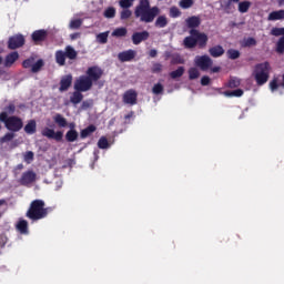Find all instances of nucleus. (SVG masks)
I'll use <instances>...</instances> for the list:
<instances>
[{
  "label": "nucleus",
  "mask_w": 284,
  "mask_h": 284,
  "mask_svg": "<svg viewBox=\"0 0 284 284\" xmlns=\"http://www.w3.org/2000/svg\"><path fill=\"white\" fill-rule=\"evenodd\" d=\"M169 16L171 17V19H179V17H181V10L179 9V7H171L169 10Z\"/></svg>",
  "instance_id": "ea45409f"
},
{
  "label": "nucleus",
  "mask_w": 284,
  "mask_h": 284,
  "mask_svg": "<svg viewBox=\"0 0 284 284\" xmlns=\"http://www.w3.org/2000/svg\"><path fill=\"white\" fill-rule=\"evenodd\" d=\"M48 40V30L45 29H39L32 32L31 34V41L34 43V45H41L43 41Z\"/></svg>",
  "instance_id": "9b49d317"
},
{
  "label": "nucleus",
  "mask_w": 284,
  "mask_h": 284,
  "mask_svg": "<svg viewBox=\"0 0 284 284\" xmlns=\"http://www.w3.org/2000/svg\"><path fill=\"white\" fill-rule=\"evenodd\" d=\"M72 85V74H68L62 77L60 80V92H68L70 90V87Z\"/></svg>",
  "instance_id": "dca6fc26"
},
{
  "label": "nucleus",
  "mask_w": 284,
  "mask_h": 284,
  "mask_svg": "<svg viewBox=\"0 0 284 284\" xmlns=\"http://www.w3.org/2000/svg\"><path fill=\"white\" fill-rule=\"evenodd\" d=\"M241 85V79L236 78V77H231L229 82L226 83V88H239Z\"/></svg>",
  "instance_id": "c9c22d12"
},
{
  "label": "nucleus",
  "mask_w": 284,
  "mask_h": 284,
  "mask_svg": "<svg viewBox=\"0 0 284 284\" xmlns=\"http://www.w3.org/2000/svg\"><path fill=\"white\" fill-rule=\"evenodd\" d=\"M53 121L55 124H58V126L60 128H68V119H65L63 115H61L60 113H57L53 116Z\"/></svg>",
  "instance_id": "393cba45"
},
{
  "label": "nucleus",
  "mask_w": 284,
  "mask_h": 284,
  "mask_svg": "<svg viewBox=\"0 0 284 284\" xmlns=\"http://www.w3.org/2000/svg\"><path fill=\"white\" fill-rule=\"evenodd\" d=\"M81 26H83V20L82 19H75V20H71L69 28L71 30H79V28H81Z\"/></svg>",
  "instance_id": "79ce46f5"
},
{
  "label": "nucleus",
  "mask_w": 284,
  "mask_h": 284,
  "mask_svg": "<svg viewBox=\"0 0 284 284\" xmlns=\"http://www.w3.org/2000/svg\"><path fill=\"white\" fill-rule=\"evenodd\" d=\"M186 26L191 30L189 31L187 37L184 38L183 40V45L186 50H192L195 47H197L200 50H203L207 48V41L210 38L204 32H201L196 30L199 26H201V18L196 16L189 17L186 20Z\"/></svg>",
  "instance_id": "f257e3e1"
},
{
  "label": "nucleus",
  "mask_w": 284,
  "mask_h": 284,
  "mask_svg": "<svg viewBox=\"0 0 284 284\" xmlns=\"http://www.w3.org/2000/svg\"><path fill=\"white\" fill-rule=\"evenodd\" d=\"M6 243H8V236L0 235V247H6Z\"/></svg>",
  "instance_id": "13d9d810"
},
{
  "label": "nucleus",
  "mask_w": 284,
  "mask_h": 284,
  "mask_svg": "<svg viewBox=\"0 0 284 284\" xmlns=\"http://www.w3.org/2000/svg\"><path fill=\"white\" fill-rule=\"evenodd\" d=\"M159 14H161V9L150 6V0H140L134 9V17L141 23H152Z\"/></svg>",
  "instance_id": "7ed1b4c3"
},
{
  "label": "nucleus",
  "mask_w": 284,
  "mask_h": 284,
  "mask_svg": "<svg viewBox=\"0 0 284 284\" xmlns=\"http://www.w3.org/2000/svg\"><path fill=\"white\" fill-rule=\"evenodd\" d=\"M17 134L12 131L7 132L2 138H0V143L3 145V143H10Z\"/></svg>",
  "instance_id": "473e14b6"
},
{
  "label": "nucleus",
  "mask_w": 284,
  "mask_h": 284,
  "mask_svg": "<svg viewBox=\"0 0 284 284\" xmlns=\"http://www.w3.org/2000/svg\"><path fill=\"white\" fill-rule=\"evenodd\" d=\"M133 4H134V0H120L119 1L120 8H123V9L132 8Z\"/></svg>",
  "instance_id": "09e8293b"
},
{
  "label": "nucleus",
  "mask_w": 284,
  "mask_h": 284,
  "mask_svg": "<svg viewBox=\"0 0 284 284\" xmlns=\"http://www.w3.org/2000/svg\"><path fill=\"white\" fill-rule=\"evenodd\" d=\"M271 36L272 37H284V28L274 27L271 30Z\"/></svg>",
  "instance_id": "de8ad7c7"
},
{
  "label": "nucleus",
  "mask_w": 284,
  "mask_h": 284,
  "mask_svg": "<svg viewBox=\"0 0 284 284\" xmlns=\"http://www.w3.org/2000/svg\"><path fill=\"white\" fill-rule=\"evenodd\" d=\"M112 37L120 39L121 37H128V29L125 27L116 28L112 33Z\"/></svg>",
  "instance_id": "7c9ffc66"
},
{
  "label": "nucleus",
  "mask_w": 284,
  "mask_h": 284,
  "mask_svg": "<svg viewBox=\"0 0 284 284\" xmlns=\"http://www.w3.org/2000/svg\"><path fill=\"white\" fill-rule=\"evenodd\" d=\"M135 58H136V51L132 49L118 53V59L121 63H128L130 61H134Z\"/></svg>",
  "instance_id": "ddd939ff"
},
{
  "label": "nucleus",
  "mask_w": 284,
  "mask_h": 284,
  "mask_svg": "<svg viewBox=\"0 0 284 284\" xmlns=\"http://www.w3.org/2000/svg\"><path fill=\"white\" fill-rule=\"evenodd\" d=\"M85 74V78L94 84L97 81H101V78L103 77V69L99 65H92L87 69Z\"/></svg>",
  "instance_id": "0eeeda50"
},
{
  "label": "nucleus",
  "mask_w": 284,
  "mask_h": 284,
  "mask_svg": "<svg viewBox=\"0 0 284 284\" xmlns=\"http://www.w3.org/2000/svg\"><path fill=\"white\" fill-rule=\"evenodd\" d=\"M278 6H284V0H276Z\"/></svg>",
  "instance_id": "774afa93"
},
{
  "label": "nucleus",
  "mask_w": 284,
  "mask_h": 284,
  "mask_svg": "<svg viewBox=\"0 0 284 284\" xmlns=\"http://www.w3.org/2000/svg\"><path fill=\"white\" fill-rule=\"evenodd\" d=\"M276 52L278 54H284V36H282L276 42Z\"/></svg>",
  "instance_id": "a18cd8bd"
},
{
  "label": "nucleus",
  "mask_w": 284,
  "mask_h": 284,
  "mask_svg": "<svg viewBox=\"0 0 284 284\" xmlns=\"http://www.w3.org/2000/svg\"><path fill=\"white\" fill-rule=\"evenodd\" d=\"M82 91H74L72 93V95L70 97V103H72L73 105H79V103H81V101H83V93H81Z\"/></svg>",
  "instance_id": "b1692460"
},
{
  "label": "nucleus",
  "mask_w": 284,
  "mask_h": 284,
  "mask_svg": "<svg viewBox=\"0 0 284 284\" xmlns=\"http://www.w3.org/2000/svg\"><path fill=\"white\" fill-rule=\"evenodd\" d=\"M152 92H153V94H156V95L163 94V84H161V83L154 84L152 88Z\"/></svg>",
  "instance_id": "8fccbe9b"
},
{
  "label": "nucleus",
  "mask_w": 284,
  "mask_h": 284,
  "mask_svg": "<svg viewBox=\"0 0 284 284\" xmlns=\"http://www.w3.org/2000/svg\"><path fill=\"white\" fill-rule=\"evenodd\" d=\"M272 72V65L270 62H261L255 64L252 77L255 79L256 85L262 87L270 81V73Z\"/></svg>",
  "instance_id": "39448f33"
},
{
  "label": "nucleus",
  "mask_w": 284,
  "mask_h": 284,
  "mask_svg": "<svg viewBox=\"0 0 284 284\" xmlns=\"http://www.w3.org/2000/svg\"><path fill=\"white\" fill-rule=\"evenodd\" d=\"M16 230L20 233V234H29V227H28V222L23 219H19V221L16 224Z\"/></svg>",
  "instance_id": "6ab92c4d"
},
{
  "label": "nucleus",
  "mask_w": 284,
  "mask_h": 284,
  "mask_svg": "<svg viewBox=\"0 0 284 284\" xmlns=\"http://www.w3.org/2000/svg\"><path fill=\"white\" fill-rule=\"evenodd\" d=\"M185 74V67H179L176 70L170 72L172 79H181Z\"/></svg>",
  "instance_id": "2f4dec72"
},
{
  "label": "nucleus",
  "mask_w": 284,
  "mask_h": 284,
  "mask_svg": "<svg viewBox=\"0 0 284 284\" xmlns=\"http://www.w3.org/2000/svg\"><path fill=\"white\" fill-rule=\"evenodd\" d=\"M237 3V10L241 14L250 12V8H252V2L250 0L240 1Z\"/></svg>",
  "instance_id": "412c9836"
},
{
  "label": "nucleus",
  "mask_w": 284,
  "mask_h": 284,
  "mask_svg": "<svg viewBox=\"0 0 284 284\" xmlns=\"http://www.w3.org/2000/svg\"><path fill=\"white\" fill-rule=\"evenodd\" d=\"M89 108H92V102L90 101H83L81 104L82 110H88Z\"/></svg>",
  "instance_id": "bf43d9fd"
},
{
  "label": "nucleus",
  "mask_w": 284,
  "mask_h": 284,
  "mask_svg": "<svg viewBox=\"0 0 284 284\" xmlns=\"http://www.w3.org/2000/svg\"><path fill=\"white\" fill-rule=\"evenodd\" d=\"M185 63V59L181 57V54H173L171 55V64L172 65H183Z\"/></svg>",
  "instance_id": "72a5a7b5"
},
{
  "label": "nucleus",
  "mask_w": 284,
  "mask_h": 284,
  "mask_svg": "<svg viewBox=\"0 0 284 284\" xmlns=\"http://www.w3.org/2000/svg\"><path fill=\"white\" fill-rule=\"evenodd\" d=\"M43 65H45V62L43 59H39L37 62H33V67L31 68L32 74H37V72H41L43 69Z\"/></svg>",
  "instance_id": "c756f323"
},
{
  "label": "nucleus",
  "mask_w": 284,
  "mask_h": 284,
  "mask_svg": "<svg viewBox=\"0 0 284 284\" xmlns=\"http://www.w3.org/2000/svg\"><path fill=\"white\" fill-rule=\"evenodd\" d=\"M108 37H110V31H105L102 33H99L97 36V40L99 41V43H108Z\"/></svg>",
  "instance_id": "37998d69"
},
{
  "label": "nucleus",
  "mask_w": 284,
  "mask_h": 284,
  "mask_svg": "<svg viewBox=\"0 0 284 284\" xmlns=\"http://www.w3.org/2000/svg\"><path fill=\"white\" fill-rule=\"evenodd\" d=\"M24 161H26V163H32V161H34V152L28 151L24 154Z\"/></svg>",
  "instance_id": "864d4df0"
},
{
  "label": "nucleus",
  "mask_w": 284,
  "mask_h": 284,
  "mask_svg": "<svg viewBox=\"0 0 284 284\" xmlns=\"http://www.w3.org/2000/svg\"><path fill=\"white\" fill-rule=\"evenodd\" d=\"M241 0H227V2L225 3V10H230V6H232V3H240Z\"/></svg>",
  "instance_id": "052dcab7"
},
{
  "label": "nucleus",
  "mask_w": 284,
  "mask_h": 284,
  "mask_svg": "<svg viewBox=\"0 0 284 284\" xmlns=\"http://www.w3.org/2000/svg\"><path fill=\"white\" fill-rule=\"evenodd\" d=\"M211 72H213V74H216V72H221V67H214L211 69Z\"/></svg>",
  "instance_id": "338daca9"
},
{
  "label": "nucleus",
  "mask_w": 284,
  "mask_h": 284,
  "mask_svg": "<svg viewBox=\"0 0 284 284\" xmlns=\"http://www.w3.org/2000/svg\"><path fill=\"white\" fill-rule=\"evenodd\" d=\"M23 45H26V37L21 33L14 34L8 40L9 50H17L19 48H23Z\"/></svg>",
  "instance_id": "1a4fd4ad"
},
{
  "label": "nucleus",
  "mask_w": 284,
  "mask_h": 284,
  "mask_svg": "<svg viewBox=\"0 0 284 284\" xmlns=\"http://www.w3.org/2000/svg\"><path fill=\"white\" fill-rule=\"evenodd\" d=\"M169 21L168 17L165 16H159L154 22L155 28H166Z\"/></svg>",
  "instance_id": "c85d7f7f"
},
{
  "label": "nucleus",
  "mask_w": 284,
  "mask_h": 284,
  "mask_svg": "<svg viewBox=\"0 0 284 284\" xmlns=\"http://www.w3.org/2000/svg\"><path fill=\"white\" fill-rule=\"evenodd\" d=\"M252 45H256V39L247 38L244 42V48H252Z\"/></svg>",
  "instance_id": "5fc2aeb1"
},
{
  "label": "nucleus",
  "mask_w": 284,
  "mask_h": 284,
  "mask_svg": "<svg viewBox=\"0 0 284 284\" xmlns=\"http://www.w3.org/2000/svg\"><path fill=\"white\" fill-rule=\"evenodd\" d=\"M133 45H140L143 41H148L150 39V32H134L131 37Z\"/></svg>",
  "instance_id": "4468645a"
},
{
  "label": "nucleus",
  "mask_w": 284,
  "mask_h": 284,
  "mask_svg": "<svg viewBox=\"0 0 284 284\" xmlns=\"http://www.w3.org/2000/svg\"><path fill=\"white\" fill-rule=\"evenodd\" d=\"M34 65V57L28 58L22 62V67L28 70L33 68Z\"/></svg>",
  "instance_id": "49530a36"
},
{
  "label": "nucleus",
  "mask_w": 284,
  "mask_h": 284,
  "mask_svg": "<svg viewBox=\"0 0 284 284\" xmlns=\"http://www.w3.org/2000/svg\"><path fill=\"white\" fill-rule=\"evenodd\" d=\"M194 63L200 70L203 72L210 70V68L214 64V61H212V58L210 55H196L194 59Z\"/></svg>",
  "instance_id": "6e6552de"
},
{
  "label": "nucleus",
  "mask_w": 284,
  "mask_h": 284,
  "mask_svg": "<svg viewBox=\"0 0 284 284\" xmlns=\"http://www.w3.org/2000/svg\"><path fill=\"white\" fill-rule=\"evenodd\" d=\"M92 85L94 84L92 83L90 78H87L85 75H81L74 81V90H77L78 92H88L92 90Z\"/></svg>",
  "instance_id": "423d86ee"
},
{
  "label": "nucleus",
  "mask_w": 284,
  "mask_h": 284,
  "mask_svg": "<svg viewBox=\"0 0 284 284\" xmlns=\"http://www.w3.org/2000/svg\"><path fill=\"white\" fill-rule=\"evenodd\" d=\"M17 61H19V52L13 51L7 54L4 58V68H12Z\"/></svg>",
  "instance_id": "f3484780"
},
{
  "label": "nucleus",
  "mask_w": 284,
  "mask_h": 284,
  "mask_svg": "<svg viewBox=\"0 0 284 284\" xmlns=\"http://www.w3.org/2000/svg\"><path fill=\"white\" fill-rule=\"evenodd\" d=\"M69 130H77V124L74 122H71L67 125Z\"/></svg>",
  "instance_id": "69168bd1"
},
{
  "label": "nucleus",
  "mask_w": 284,
  "mask_h": 284,
  "mask_svg": "<svg viewBox=\"0 0 284 284\" xmlns=\"http://www.w3.org/2000/svg\"><path fill=\"white\" fill-rule=\"evenodd\" d=\"M49 210V207H45V201L33 200L29 205L26 216L30 221H41V219H45L48 216Z\"/></svg>",
  "instance_id": "20e7f679"
},
{
  "label": "nucleus",
  "mask_w": 284,
  "mask_h": 284,
  "mask_svg": "<svg viewBox=\"0 0 284 284\" xmlns=\"http://www.w3.org/2000/svg\"><path fill=\"white\" fill-rule=\"evenodd\" d=\"M130 17H132V11H130V9H124L121 11L120 19L126 20L130 19Z\"/></svg>",
  "instance_id": "603ef678"
},
{
  "label": "nucleus",
  "mask_w": 284,
  "mask_h": 284,
  "mask_svg": "<svg viewBox=\"0 0 284 284\" xmlns=\"http://www.w3.org/2000/svg\"><path fill=\"white\" fill-rule=\"evenodd\" d=\"M284 19V10L273 11L268 14L267 21H281Z\"/></svg>",
  "instance_id": "5701e85b"
},
{
  "label": "nucleus",
  "mask_w": 284,
  "mask_h": 284,
  "mask_svg": "<svg viewBox=\"0 0 284 284\" xmlns=\"http://www.w3.org/2000/svg\"><path fill=\"white\" fill-rule=\"evenodd\" d=\"M42 136H45L47 139H53V141L61 143V141H63V131L54 132L53 129L44 128L42 130Z\"/></svg>",
  "instance_id": "f8f14e48"
},
{
  "label": "nucleus",
  "mask_w": 284,
  "mask_h": 284,
  "mask_svg": "<svg viewBox=\"0 0 284 284\" xmlns=\"http://www.w3.org/2000/svg\"><path fill=\"white\" fill-rule=\"evenodd\" d=\"M210 81H211L210 77L204 75L201 78V85H210Z\"/></svg>",
  "instance_id": "4d7b16f0"
},
{
  "label": "nucleus",
  "mask_w": 284,
  "mask_h": 284,
  "mask_svg": "<svg viewBox=\"0 0 284 284\" xmlns=\"http://www.w3.org/2000/svg\"><path fill=\"white\" fill-rule=\"evenodd\" d=\"M163 71V64L162 63H154L152 69H151V72H153V74H159V72H162Z\"/></svg>",
  "instance_id": "3c124183"
},
{
  "label": "nucleus",
  "mask_w": 284,
  "mask_h": 284,
  "mask_svg": "<svg viewBox=\"0 0 284 284\" xmlns=\"http://www.w3.org/2000/svg\"><path fill=\"white\" fill-rule=\"evenodd\" d=\"M17 112V105L10 103L0 112V123L4 124V128L9 132H21L23 130V119L17 115H12Z\"/></svg>",
  "instance_id": "f03ea898"
},
{
  "label": "nucleus",
  "mask_w": 284,
  "mask_h": 284,
  "mask_svg": "<svg viewBox=\"0 0 284 284\" xmlns=\"http://www.w3.org/2000/svg\"><path fill=\"white\" fill-rule=\"evenodd\" d=\"M270 89L272 92H276V90H278V80L277 79H273L270 82Z\"/></svg>",
  "instance_id": "6e6d98bb"
},
{
  "label": "nucleus",
  "mask_w": 284,
  "mask_h": 284,
  "mask_svg": "<svg viewBox=\"0 0 284 284\" xmlns=\"http://www.w3.org/2000/svg\"><path fill=\"white\" fill-rule=\"evenodd\" d=\"M65 59H68V58L63 50H58L55 52V62L58 63V65H60V67L65 65Z\"/></svg>",
  "instance_id": "bb28decb"
},
{
  "label": "nucleus",
  "mask_w": 284,
  "mask_h": 284,
  "mask_svg": "<svg viewBox=\"0 0 284 284\" xmlns=\"http://www.w3.org/2000/svg\"><path fill=\"white\" fill-rule=\"evenodd\" d=\"M94 132H97V125L90 124L80 132V139H88V136H92Z\"/></svg>",
  "instance_id": "aec40b11"
},
{
  "label": "nucleus",
  "mask_w": 284,
  "mask_h": 284,
  "mask_svg": "<svg viewBox=\"0 0 284 284\" xmlns=\"http://www.w3.org/2000/svg\"><path fill=\"white\" fill-rule=\"evenodd\" d=\"M134 116V111H131L129 114L124 115L125 121Z\"/></svg>",
  "instance_id": "0e129e2a"
},
{
  "label": "nucleus",
  "mask_w": 284,
  "mask_h": 284,
  "mask_svg": "<svg viewBox=\"0 0 284 284\" xmlns=\"http://www.w3.org/2000/svg\"><path fill=\"white\" fill-rule=\"evenodd\" d=\"M244 94V91L243 89H236V90H233V91H224V97H237V98H241L243 97Z\"/></svg>",
  "instance_id": "4c0bfd02"
},
{
  "label": "nucleus",
  "mask_w": 284,
  "mask_h": 284,
  "mask_svg": "<svg viewBox=\"0 0 284 284\" xmlns=\"http://www.w3.org/2000/svg\"><path fill=\"white\" fill-rule=\"evenodd\" d=\"M103 17L105 19H114L116 17V9L114 7H109L104 10Z\"/></svg>",
  "instance_id": "f704fd0d"
},
{
  "label": "nucleus",
  "mask_w": 284,
  "mask_h": 284,
  "mask_svg": "<svg viewBox=\"0 0 284 284\" xmlns=\"http://www.w3.org/2000/svg\"><path fill=\"white\" fill-rule=\"evenodd\" d=\"M37 181V173L34 171H27L22 173V176L20 179V183L22 185H30L31 183H34Z\"/></svg>",
  "instance_id": "2eb2a0df"
},
{
  "label": "nucleus",
  "mask_w": 284,
  "mask_h": 284,
  "mask_svg": "<svg viewBox=\"0 0 284 284\" xmlns=\"http://www.w3.org/2000/svg\"><path fill=\"white\" fill-rule=\"evenodd\" d=\"M199 77H201V72H199V69L194 67L189 69L190 81H194V79H199Z\"/></svg>",
  "instance_id": "a19ab883"
},
{
  "label": "nucleus",
  "mask_w": 284,
  "mask_h": 284,
  "mask_svg": "<svg viewBox=\"0 0 284 284\" xmlns=\"http://www.w3.org/2000/svg\"><path fill=\"white\" fill-rule=\"evenodd\" d=\"M139 93L134 89L126 90L122 95V101L125 105H136Z\"/></svg>",
  "instance_id": "9d476101"
},
{
  "label": "nucleus",
  "mask_w": 284,
  "mask_h": 284,
  "mask_svg": "<svg viewBox=\"0 0 284 284\" xmlns=\"http://www.w3.org/2000/svg\"><path fill=\"white\" fill-rule=\"evenodd\" d=\"M67 143H74V141H79V131L69 130L64 135Z\"/></svg>",
  "instance_id": "4be33fe9"
},
{
  "label": "nucleus",
  "mask_w": 284,
  "mask_h": 284,
  "mask_svg": "<svg viewBox=\"0 0 284 284\" xmlns=\"http://www.w3.org/2000/svg\"><path fill=\"white\" fill-rule=\"evenodd\" d=\"M209 54H211L213 59H219V57L225 54V49H223L221 44H217L209 49Z\"/></svg>",
  "instance_id": "a211bd4d"
},
{
  "label": "nucleus",
  "mask_w": 284,
  "mask_h": 284,
  "mask_svg": "<svg viewBox=\"0 0 284 284\" xmlns=\"http://www.w3.org/2000/svg\"><path fill=\"white\" fill-rule=\"evenodd\" d=\"M24 132H26V134H36L37 133V121L30 120L24 125Z\"/></svg>",
  "instance_id": "a878e982"
},
{
  "label": "nucleus",
  "mask_w": 284,
  "mask_h": 284,
  "mask_svg": "<svg viewBox=\"0 0 284 284\" xmlns=\"http://www.w3.org/2000/svg\"><path fill=\"white\" fill-rule=\"evenodd\" d=\"M156 54H159V52L155 49H152L149 52V57H151V59H154L156 57Z\"/></svg>",
  "instance_id": "e2e57ef3"
},
{
  "label": "nucleus",
  "mask_w": 284,
  "mask_h": 284,
  "mask_svg": "<svg viewBox=\"0 0 284 284\" xmlns=\"http://www.w3.org/2000/svg\"><path fill=\"white\" fill-rule=\"evenodd\" d=\"M179 6L183 10H187V9L192 8V6H194V0H181L179 2Z\"/></svg>",
  "instance_id": "c03bdc74"
},
{
  "label": "nucleus",
  "mask_w": 284,
  "mask_h": 284,
  "mask_svg": "<svg viewBox=\"0 0 284 284\" xmlns=\"http://www.w3.org/2000/svg\"><path fill=\"white\" fill-rule=\"evenodd\" d=\"M226 54L229 59H231L232 61H236V59L241 57V51L236 49H229Z\"/></svg>",
  "instance_id": "e433bc0d"
},
{
  "label": "nucleus",
  "mask_w": 284,
  "mask_h": 284,
  "mask_svg": "<svg viewBox=\"0 0 284 284\" xmlns=\"http://www.w3.org/2000/svg\"><path fill=\"white\" fill-rule=\"evenodd\" d=\"M80 37H81L80 32H75V33L70 34L71 41H77V39H79Z\"/></svg>",
  "instance_id": "680f3d73"
},
{
  "label": "nucleus",
  "mask_w": 284,
  "mask_h": 284,
  "mask_svg": "<svg viewBox=\"0 0 284 284\" xmlns=\"http://www.w3.org/2000/svg\"><path fill=\"white\" fill-rule=\"evenodd\" d=\"M98 148L100 150H108V148H110V142L108 141V138L101 136L98 141Z\"/></svg>",
  "instance_id": "58836bf2"
},
{
  "label": "nucleus",
  "mask_w": 284,
  "mask_h": 284,
  "mask_svg": "<svg viewBox=\"0 0 284 284\" xmlns=\"http://www.w3.org/2000/svg\"><path fill=\"white\" fill-rule=\"evenodd\" d=\"M64 54L67 59L74 61V59H77L79 53H77V50H74V48H72L71 45H67L64 49Z\"/></svg>",
  "instance_id": "cd10ccee"
}]
</instances>
